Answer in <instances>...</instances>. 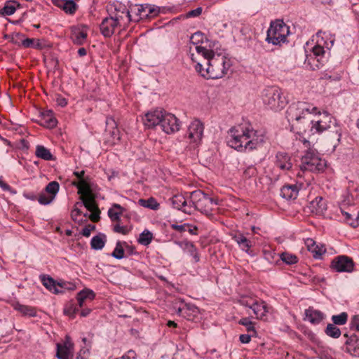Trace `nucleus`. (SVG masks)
<instances>
[{
    "instance_id": "f257e3e1",
    "label": "nucleus",
    "mask_w": 359,
    "mask_h": 359,
    "mask_svg": "<svg viewBox=\"0 0 359 359\" xmlns=\"http://www.w3.org/2000/svg\"><path fill=\"white\" fill-rule=\"evenodd\" d=\"M286 118L291 131L300 136L309 137L334 128L337 140L341 137V128L336 119L327 111H320L311 103L297 102L291 104L286 111Z\"/></svg>"
},
{
    "instance_id": "f03ea898",
    "label": "nucleus",
    "mask_w": 359,
    "mask_h": 359,
    "mask_svg": "<svg viewBox=\"0 0 359 359\" xmlns=\"http://www.w3.org/2000/svg\"><path fill=\"white\" fill-rule=\"evenodd\" d=\"M264 141L265 136L262 133L245 124L234 126L228 131V145L238 151L257 149Z\"/></svg>"
},
{
    "instance_id": "7ed1b4c3",
    "label": "nucleus",
    "mask_w": 359,
    "mask_h": 359,
    "mask_svg": "<svg viewBox=\"0 0 359 359\" xmlns=\"http://www.w3.org/2000/svg\"><path fill=\"white\" fill-rule=\"evenodd\" d=\"M230 66V60L225 55L215 54L199 74L208 79H217L223 77Z\"/></svg>"
},
{
    "instance_id": "20e7f679",
    "label": "nucleus",
    "mask_w": 359,
    "mask_h": 359,
    "mask_svg": "<svg viewBox=\"0 0 359 359\" xmlns=\"http://www.w3.org/2000/svg\"><path fill=\"white\" fill-rule=\"evenodd\" d=\"M261 97L264 104L273 111H281L288 103L283 90L276 86H267L264 88Z\"/></svg>"
},
{
    "instance_id": "39448f33",
    "label": "nucleus",
    "mask_w": 359,
    "mask_h": 359,
    "mask_svg": "<svg viewBox=\"0 0 359 359\" xmlns=\"http://www.w3.org/2000/svg\"><path fill=\"white\" fill-rule=\"evenodd\" d=\"M159 13V8L151 4H136L132 6L130 11L122 12L128 21L138 22L149 18H154Z\"/></svg>"
},
{
    "instance_id": "423d86ee",
    "label": "nucleus",
    "mask_w": 359,
    "mask_h": 359,
    "mask_svg": "<svg viewBox=\"0 0 359 359\" xmlns=\"http://www.w3.org/2000/svg\"><path fill=\"white\" fill-rule=\"evenodd\" d=\"M189 198L193 210H198L208 216L212 215L213 208L218 204L217 199L209 197L201 190L192 191Z\"/></svg>"
},
{
    "instance_id": "0eeeda50",
    "label": "nucleus",
    "mask_w": 359,
    "mask_h": 359,
    "mask_svg": "<svg viewBox=\"0 0 359 359\" xmlns=\"http://www.w3.org/2000/svg\"><path fill=\"white\" fill-rule=\"evenodd\" d=\"M215 55L212 50L209 49L201 42L200 45L189 46V55L193 62L196 63L195 69L199 73L207 65L208 60Z\"/></svg>"
},
{
    "instance_id": "6e6552de",
    "label": "nucleus",
    "mask_w": 359,
    "mask_h": 359,
    "mask_svg": "<svg viewBox=\"0 0 359 359\" xmlns=\"http://www.w3.org/2000/svg\"><path fill=\"white\" fill-rule=\"evenodd\" d=\"M289 33V27L283 20H277L271 22L266 40L269 43L280 45L286 41Z\"/></svg>"
},
{
    "instance_id": "1a4fd4ad",
    "label": "nucleus",
    "mask_w": 359,
    "mask_h": 359,
    "mask_svg": "<svg viewBox=\"0 0 359 359\" xmlns=\"http://www.w3.org/2000/svg\"><path fill=\"white\" fill-rule=\"evenodd\" d=\"M327 163L314 151L309 150L302 157L300 169L302 171L321 172L325 170Z\"/></svg>"
},
{
    "instance_id": "9d476101",
    "label": "nucleus",
    "mask_w": 359,
    "mask_h": 359,
    "mask_svg": "<svg viewBox=\"0 0 359 359\" xmlns=\"http://www.w3.org/2000/svg\"><path fill=\"white\" fill-rule=\"evenodd\" d=\"M354 262L353 259L346 255L335 257L330 264L332 269L337 272L351 273L354 270Z\"/></svg>"
},
{
    "instance_id": "9b49d317",
    "label": "nucleus",
    "mask_w": 359,
    "mask_h": 359,
    "mask_svg": "<svg viewBox=\"0 0 359 359\" xmlns=\"http://www.w3.org/2000/svg\"><path fill=\"white\" fill-rule=\"evenodd\" d=\"M124 16L117 14L115 17L104 18L100 26V32L102 35L105 37L112 36L116 28L121 25V21L124 20Z\"/></svg>"
},
{
    "instance_id": "f8f14e48",
    "label": "nucleus",
    "mask_w": 359,
    "mask_h": 359,
    "mask_svg": "<svg viewBox=\"0 0 359 359\" xmlns=\"http://www.w3.org/2000/svg\"><path fill=\"white\" fill-rule=\"evenodd\" d=\"M313 41H316V45L312 50L317 55L325 53V48L330 49L333 45V40L330 39L328 41V35L320 31L313 36Z\"/></svg>"
},
{
    "instance_id": "ddd939ff",
    "label": "nucleus",
    "mask_w": 359,
    "mask_h": 359,
    "mask_svg": "<svg viewBox=\"0 0 359 359\" xmlns=\"http://www.w3.org/2000/svg\"><path fill=\"white\" fill-rule=\"evenodd\" d=\"M161 127L165 133H173L180 130V122L174 114L165 111Z\"/></svg>"
},
{
    "instance_id": "4468645a",
    "label": "nucleus",
    "mask_w": 359,
    "mask_h": 359,
    "mask_svg": "<svg viewBox=\"0 0 359 359\" xmlns=\"http://www.w3.org/2000/svg\"><path fill=\"white\" fill-rule=\"evenodd\" d=\"M203 124L199 120H194L188 128L187 135L191 142L199 143L203 137Z\"/></svg>"
},
{
    "instance_id": "2eb2a0df",
    "label": "nucleus",
    "mask_w": 359,
    "mask_h": 359,
    "mask_svg": "<svg viewBox=\"0 0 359 359\" xmlns=\"http://www.w3.org/2000/svg\"><path fill=\"white\" fill-rule=\"evenodd\" d=\"M165 113V111L163 109H155L147 112L143 118L144 124L148 128L161 126Z\"/></svg>"
},
{
    "instance_id": "dca6fc26",
    "label": "nucleus",
    "mask_w": 359,
    "mask_h": 359,
    "mask_svg": "<svg viewBox=\"0 0 359 359\" xmlns=\"http://www.w3.org/2000/svg\"><path fill=\"white\" fill-rule=\"evenodd\" d=\"M87 36L88 28L84 25L72 27L71 29V39L75 44H83L86 40Z\"/></svg>"
},
{
    "instance_id": "f3484780",
    "label": "nucleus",
    "mask_w": 359,
    "mask_h": 359,
    "mask_svg": "<svg viewBox=\"0 0 359 359\" xmlns=\"http://www.w3.org/2000/svg\"><path fill=\"white\" fill-rule=\"evenodd\" d=\"M73 344L67 339L62 344H57L56 355L59 359H73Z\"/></svg>"
},
{
    "instance_id": "a211bd4d",
    "label": "nucleus",
    "mask_w": 359,
    "mask_h": 359,
    "mask_svg": "<svg viewBox=\"0 0 359 359\" xmlns=\"http://www.w3.org/2000/svg\"><path fill=\"white\" fill-rule=\"evenodd\" d=\"M173 206L182 210L185 213L191 214L193 211V206L191 203V199L187 201L186 198L182 195H175L172 199Z\"/></svg>"
},
{
    "instance_id": "6ab92c4d",
    "label": "nucleus",
    "mask_w": 359,
    "mask_h": 359,
    "mask_svg": "<svg viewBox=\"0 0 359 359\" xmlns=\"http://www.w3.org/2000/svg\"><path fill=\"white\" fill-rule=\"evenodd\" d=\"M313 54L307 56L306 64L309 65L312 70L320 69L325 62V53L317 55L312 50Z\"/></svg>"
},
{
    "instance_id": "aec40b11",
    "label": "nucleus",
    "mask_w": 359,
    "mask_h": 359,
    "mask_svg": "<svg viewBox=\"0 0 359 359\" xmlns=\"http://www.w3.org/2000/svg\"><path fill=\"white\" fill-rule=\"evenodd\" d=\"M106 133H109L112 140V143L115 144L116 141L120 140L119 130L117 128V124L112 117H107L106 118Z\"/></svg>"
},
{
    "instance_id": "412c9836",
    "label": "nucleus",
    "mask_w": 359,
    "mask_h": 359,
    "mask_svg": "<svg viewBox=\"0 0 359 359\" xmlns=\"http://www.w3.org/2000/svg\"><path fill=\"white\" fill-rule=\"evenodd\" d=\"M252 310L257 318L266 320V314L269 312V308L264 302L256 300Z\"/></svg>"
},
{
    "instance_id": "4be33fe9",
    "label": "nucleus",
    "mask_w": 359,
    "mask_h": 359,
    "mask_svg": "<svg viewBox=\"0 0 359 359\" xmlns=\"http://www.w3.org/2000/svg\"><path fill=\"white\" fill-rule=\"evenodd\" d=\"M276 165L282 170H289L292 166L290 156L284 152H278L276 154Z\"/></svg>"
},
{
    "instance_id": "5701e85b",
    "label": "nucleus",
    "mask_w": 359,
    "mask_h": 359,
    "mask_svg": "<svg viewBox=\"0 0 359 359\" xmlns=\"http://www.w3.org/2000/svg\"><path fill=\"white\" fill-rule=\"evenodd\" d=\"M325 318L324 313L312 307L305 310V320L309 321L311 324H319Z\"/></svg>"
},
{
    "instance_id": "b1692460",
    "label": "nucleus",
    "mask_w": 359,
    "mask_h": 359,
    "mask_svg": "<svg viewBox=\"0 0 359 359\" xmlns=\"http://www.w3.org/2000/svg\"><path fill=\"white\" fill-rule=\"evenodd\" d=\"M95 297V292L90 289H84L80 291L76 297L78 305L79 308H82L86 305L87 302H91Z\"/></svg>"
},
{
    "instance_id": "393cba45",
    "label": "nucleus",
    "mask_w": 359,
    "mask_h": 359,
    "mask_svg": "<svg viewBox=\"0 0 359 359\" xmlns=\"http://www.w3.org/2000/svg\"><path fill=\"white\" fill-rule=\"evenodd\" d=\"M53 3L68 14L74 13L76 9V5L73 0H53Z\"/></svg>"
},
{
    "instance_id": "a878e982",
    "label": "nucleus",
    "mask_w": 359,
    "mask_h": 359,
    "mask_svg": "<svg viewBox=\"0 0 359 359\" xmlns=\"http://www.w3.org/2000/svg\"><path fill=\"white\" fill-rule=\"evenodd\" d=\"M299 188L296 184H287L280 189V195L287 200L295 199L298 195Z\"/></svg>"
},
{
    "instance_id": "bb28decb",
    "label": "nucleus",
    "mask_w": 359,
    "mask_h": 359,
    "mask_svg": "<svg viewBox=\"0 0 359 359\" xmlns=\"http://www.w3.org/2000/svg\"><path fill=\"white\" fill-rule=\"evenodd\" d=\"M233 239L237 243L240 248L247 253H250V250L252 246V242L247 238L243 233H238L234 235Z\"/></svg>"
},
{
    "instance_id": "cd10ccee",
    "label": "nucleus",
    "mask_w": 359,
    "mask_h": 359,
    "mask_svg": "<svg viewBox=\"0 0 359 359\" xmlns=\"http://www.w3.org/2000/svg\"><path fill=\"white\" fill-rule=\"evenodd\" d=\"M125 210L126 209L119 204L114 203L108 210V215L111 221L118 222Z\"/></svg>"
},
{
    "instance_id": "c85d7f7f",
    "label": "nucleus",
    "mask_w": 359,
    "mask_h": 359,
    "mask_svg": "<svg viewBox=\"0 0 359 359\" xmlns=\"http://www.w3.org/2000/svg\"><path fill=\"white\" fill-rule=\"evenodd\" d=\"M42 125L47 128H53L57 125V119L54 117L53 113L50 110H46L41 113Z\"/></svg>"
},
{
    "instance_id": "c756f323",
    "label": "nucleus",
    "mask_w": 359,
    "mask_h": 359,
    "mask_svg": "<svg viewBox=\"0 0 359 359\" xmlns=\"http://www.w3.org/2000/svg\"><path fill=\"white\" fill-rule=\"evenodd\" d=\"M41 281L43 283V285L50 292L58 294L61 293L62 290L58 289V287H62V286L60 284H56L55 281L50 277L48 276L46 277L43 276L41 278Z\"/></svg>"
},
{
    "instance_id": "7c9ffc66",
    "label": "nucleus",
    "mask_w": 359,
    "mask_h": 359,
    "mask_svg": "<svg viewBox=\"0 0 359 359\" xmlns=\"http://www.w3.org/2000/svg\"><path fill=\"white\" fill-rule=\"evenodd\" d=\"M72 184L78 188V193L81 196L93 194L90 186L86 179H81L78 182H74Z\"/></svg>"
},
{
    "instance_id": "2f4dec72",
    "label": "nucleus",
    "mask_w": 359,
    "mask_h": 359,
    "mask_svg": "<svg viewBox=\"0 0 359 359\" xmlns=\"http://www.w3.org/2000/svg\"><path fill=\"white\" fill-rule=\"evenodd\" d=\"M14 309L24 316L34 317L36 316V310L34 307L22 305L16 303L13 305Z\"/></svg>"
},
{
    "instance_id": "473e14b6",
    "label": "nucleus",
    "mask_w": 359,
    "mask_h": 359,
    "mask_svg": "<svg viewBox=\"0 0 359 359\" xmlns=\"http://www.w3.org/2000/svg\"><path fill=\"white\" fill-rule=\"evenodd\" d=\"M35 155L36 157L45 161L55 160V158L50 150L43 145H37L36 147Z\"/></svg>"
},
{
    "instance_id": "72a5a7b5",
    "label": "nucleus",
    "mask_w": 359,
    "mask_h": 359,
    "mask_svg": "<svg viewBox=\"0 0 359 359\" xmlns=\"http://www.w3.org/2000/svg\"><path fill=\"white\" fill-rule=\"evenodd\" d=\"M305 244L309 251L313 254L314 257H318L325 252V249L316 245V242L311 238H308L306 241Z\"/></svg>"
},
{
    "instance_id": "f704fd0d",
    "label": "nucleus",
    "mask_w": 359,
    "mask_h": 359,
    "mask_svg": "<svg viewBox=\"0 0 359 359\" xmlns=\"http://www.w3.org/2000/svg\"><path fill=\"white\" fill-rule=\"evenodd\" d=\"M20 6V4L16 1H7L5 6L0 10V13L3 15H13L18 7Z\"/></svg>"
},
{
    "instance_id": "c9c22d12",
    "label": "nucleus",
    "mask_w": 359,
    "mask_h": 359,
    "mask_svg": "<svg viewBox=\"0 0 359 359\" xmlns=\"http://www.w3.org/2000/svg\"><path fill=\"white\" fill-rule=\"evenodd\" d=\"M81 199L82 200V202L84 205V206L89 210V211H95L97 208H98L97 205L96 204L95 196L93 194L81 196Z\"/></svg>"
},
{
    "instance_id": "e433bc0d",
    "label": "nucleus",
    "mask_w": 359,
    "mask_h": 359,
    "mask_svg": "<svg viewBox=\"0 0 359 359\" xmlns=\"http://www.w3.org/2000/svg\"><path fill=\"white\" fill-rule=\"evenodd\" d=\"M325 334L334 339H337L341 336V330L334 324L329 323L325 330Z\"/></svg>"
},
{
    "instance_id": "4c0bfd02",
    "label": "nucleus",
    "mask_w": 359,
    "mask_h": 359,
    "mask_svg": "<svg viewBox=\"0 0 359 359\" xmlns=\"http://www.w3.org/2000/svg\"><path fill=\"white\" fill-rule=\"evenodd\" d=\"M22 45L24 48H34L36 49H41L43 48L40 40L36 39H25L22 41Z\"/></svg>"
},
{
    "instance_id": "58836bf2",
    "label": "nucleus",
    "mask_w": 359,
    "mask_h": 359,
    "mask_svg": "<svg viewBox=\"0 0 359 359\" xmlns=\"http://www.w3.org/2000/svg\"><path fill=\"white\" fill-rule=\"evenodd\" d=\"M139 203L145 208H150L154 210H156L159 208V203L154 198H149L147 200L140 199Z\"/></svg>"
},
{
    "instance_id": "ea45409f",
    "label": "nucleus",
    "mask_w": 359,
    "mask_h": 359,
    "mask_svg": "<svg viewBox=\"0 0 359 359\" xmlns=\"http://www.w3.org/2000/svg\"><path fill=\"white\" fill-rule=\"evenodd\" d=\"M104 236H95L91 239V248L95 250H101L104 246Z\"/></svg>"
},
{
    "instance_id": "a19ab883",
    "label": "nucleus",
    "mask_w": 359,
    "mask_h": 359,
    "mask_svg": "<svg viewBox=\"0 0 359 359\" xmlns=\"http://www.w3.org/2000/svg\"><path fill=\"white\" fill-rule=\"evenodd\" d=\"M348 320V314L346 312H342L339 315H334L332 316V324L335 325H345Z\"/></svg>"
},
{
    "instance_id": "79ce46f5",
    "label": "nucleus",
    "mask_w": 359,
    "mask_h": 359,
    "mask_svg": "<svg viewBox=\"0 0 359 359\" xmlns=\"http://www.w3.org/2000/svg\"><path fill=\"white\" fill-rule=\"evenodd\" d=\"M153 238L152 233L148 231L144 230L140 235L138 238V242L144 245H148L151 243Z\"/></svg>"
},
{
    "instance_id": "37998d69",
    "label": "nucleus",
    "mask_w": 359,
    "mask_h": 359,
    "mask_svg": "<svg viewBox=\"0 0 359 359\" xmlns=\"http://www.w3.org/2000/svg\"><path fill=\"white\" fill-rule=\"evenodd\" d=\"M79 305L77 306L73 302H69L65 306L64 309V313L69 316L70 318H74L75 314L79 311Z\"/></svg>"
},
{
    "instance_id": "c03bdc74",
    "label": "nucleus",
    "mask_w": 359,
    "mask_h": 359,
    "mask_svg": "<svg viewBox=\"0 0 359 359\" xmlns=\"http://www.w3.org/2000/svg\"><path fill=\"white\" fill-rule=\"evenodd\" d=\"M60 185L58 182L56 181H53L48 184L46 187L45 191L47 194H50V196H53V198H55L57 193L59 191Z\"/></svg>"
},
{
    "instance_id": "a18cd8bd",
    "label": "nucleus",
    "mask_w": 359,
    "mask_h": 359,
    "mask_svg": "<svg viewBox=\"0 0 359 359\" xmlns=\"http://www.w3.org/2000/svg\"><path fill=\"white\" fill-rule=\"evenodd\" d=\"M279 256L281 260L287 264H293L298 262L297 256L288 252H283Z\"/></svg>"
},
{
    "instance_id": "49530a36",
    "label": "nucleus",
    "mask_w": 359,
    "mask_h": 359,
    "mask_svg": "<svg viewBox=\"0 0 359 359\" xmlns=\"http://www.w3.org/2000/svg\"><path fill=\"white\" fill-rule=\"evenodd\" d=\"M113 230L115 233L127 235L130 231L131 228L128 226H122L121 225L120 222H118L114 226Z\"/></svg>"
},
{
    "instance_id": "de8ad7c7",
    "label": "nucleus",
    "mask_w": 359,
    "mask_h": 359,
    "mask_svg": "<svg viewBox=\"0 0 359 359\" xmlns=\"http://www.w3.org/2000/svg\"><path fill=\"white\" fill-rule=\"evenodd\" d=\"M238 323L240 325L245 326L248 332H252L255 334L256 333V330L254 327L253 323L251 320H250L248 318H241L238 321Z\"/></svg>"
},
{
    "instance_id": "09e8293b",
    "label": "nucleus",
    "mask_w": 359,
    "mask_h": 359,
    "mask_svg": "<svg viewBox=\"0 0 359 359\" xmlns=\"http://www.w3.org/2000/svg\"><path fill=\"white\" fill-rule=\"evenodd\" d=\"M196 308L194 306L189 305V304H182V306H180L177 308V313L180 316H182L184 317H187V311H191L193 312L195 311Z\"/></svg>"
},
{
    "instance_id": "8fccbe9b",
    "label": "nucleus",
    "mask_w": 359,
    "mask_h": 359,
    "mask_svg": "<svg viewBox=\"0 0 359 359\" xmlns=\"http://www.w3.org/2000/svg\"><path fill=\"white\" fill-rule=\"evenodd\" d=\"M54 200L53 196L46 193H42L39 196L38 201L41 205H48Z\"/></svg>"
},
{
    "instance_id": "3c124183",
    "label": "nucleus",
    "mask_w": 359,
    "mask_h": 359,
    "mask_svg": "<svg viewBox=\"0 0 359 359\" xmlns=\"http://www.w3.org/2000/svg\"><path fill=\"white\" fill-rule=\"evenodd\" d=\"M112 256L118 259H121L124 257V250L120 243H117L116 248L112 252Z\"/></svg>"
},
{
    "instance_id": "603ef678",
    "label": "nucleus",
    "mask_w": 359,
    "mask_h": 359,
    "mask_svg": "<svg viewBox=\"0 0 359 359\" xmlns=\"http://www.w3.org/2000/svg\"><path fill=\"white\" fill-rule=\"evenodd\" d=\"M256 300L257 299L253 297H245L241 298L240 304L243 306L248 307L252 309Z\"/></svg>"
},
{
    "instance_id": "864d4df0",
    "label": "nucleus",
    "mask_w": 359,
    "mask_h": 359,
    "mask_svg": "<svg viewBox=\"0 0 359 359\" xmlns=\"http://www.w3.org/2000/svg\"><path fill=\"white\" fill-rule=\"evenodd\" d=\"M203 35L201 32H196L191 36V45H200L203 41Z\"/></svg>"
},
{
    "instance_id": "5fc2aeb1",
    "label": "nucleus",
    "mask_w": 359,
    "mask_h": 359,
    "mask_svg": "<svg viewBox=\"0 0 359 359\" xmlns=\"http://www.w3.org/2000/svg\"><path fill=\"white\" fill-rule=\"evenodd\" d=\"M0 187L6 191H9L12 194H15L17 191L13 189L6 182H4L1 177H0Z\"/></svg>"
},
{
    "instance_id": "6e6d98bb",
    "label": "nucleus",
    "mask_w": 359,
    "mask_h": 359,
    "mask_svg": "<svg viewBox=\"0 0 359 359\" xmlns=\"http://www.w3.org/2000/svg\"><path fill=\"white\" fill-rule=\"evenodd\" d=\"M187 248H189V250L190 251L191 255L194 257L195 262L199 261V256L198 255L196 248L192 243H188L187 244Z\"/></svg>"
},
{
    "instance_id": "4d7b16f0",
    "label": "nucleus",
    "mask_w": 359,
    "mask_h": 359,
    "mask_svg": "<svg viewBox=\"0 0 359 359\" xmlns=\"http://www.w3.org/2000/svg\"><path fill=\"white\" fill-rule=\"evenodd\" d=\"M264 258L269 262H272L274 260L276 254L269 250H263Z\"/></svg>"
},
{
    "instance_id": "13d9d810",
    "label": "nucleus",
    "mask_w": 359,
    "mask_h": 359,
    "mask_svg": "<svg viewBox=\"0 0 359 359\" xmlns=\"http://www.w3.org/2000/svg\"><path fill=\"white\" fill-rule=\"evenodd\" d=\"M91 212V214L90 215V219L92 222H97L99 220H100V210L98 208H97L96 210H95V211H90Z\"/></svg>"
},
{
    "instance_id": "bf43d9fd",
    "label": "nucleus",
    "mask_w": 359,
    "mask_h": 359,
    "mask_svg": "<svg viewBox=\"0 0 359 359\" xmlns=\"http://www.w3.org/2000/svg\"><path fill=\"white\" fill-rule=\"evenodd\" d=\"M170 226L174 230H176V231H177L179 232H183V231H187V227H189V224H182V225H178V224H171Z\"/></svg>"
},
{
    "instance_id": "052dcab7",
    "label": "nucleus",
    "mask_w": 359,
    "mask_h": 359,
    "mask_svg": "<svg viewBox=\"0 0 359 359\" xmlns=\"http://www.w3.org/2000/svg\"><path fill=\"white\" fill-rule=\"evenodd\" d=\"M202 13V8L198 7L194 10H191L187 13V17L192 18L199 16Z\"/></svg>"
},
{
    "instance_id": "680f3d73",
    "label": "nucleus",
    "mask_w": 359,
    "mask_h": 359,
    "mask_svg": "<svg viewBox=\"0 0 359 359\" xmlns=\"http://www.w3.org/2000/svg\"><path fill=\"white\" fill-rule=\"evenodd\" d=\"M347 351L351 355L359 358V347H353L351 345L347 346Z\"/></svg>"
},
{
    "instance_id": "e2e57ef3",
    "label": "nucleus",
    "mask_w": 359,
    "mask_h": 359,
    "mask_svg": "<svg viewBox=\"0 0 359 359\" xmlns=\"http://www.w3.org/2000/svg\"><path fill=\"white\" fill-rule=\"evenodd\" d=\"M93 229H95V226H86L83 229L81 233L83 236L88 237Z\"/></svg>"
},
{
    "instance_id": "0e129e2a",
    "label": "nucleus",
    "mask_w": 359,
    "mask_h": 359,
    "mask_svg": "<svg viewBox=\"0 0 359 359\" xmlns=\"http://www.w3.org/2000/svg\"><path fill=\"white\" fill-rule=\"evenodd\" d=\"M81 211L77 208H74L71 213L72 218L74 221H79L78 217L79 216H81Z\"/></svg>"
},
{
    "instance_id": "69168bd1",
    "label": "nucleus",
    "mask_w": 359,
    "mask_h": 359,
    "mask_svg": "<svg viewBox=\"0 0 359 359\" xmlns=\"http://www.w3.org/2000/svg\"><path fill=\"white\" fill-rule=\"evenodd\" d=\"M351 327L359 331V316H354L351 320Z\"/></svg>"
},
{
    "instance_id": "338daca9",
    "label": "nucleus",
    "mask_w": 359,
    "mask_h": 359,
    "mask_svg": "<svg viewBox=\"0 0 359 359\" xmlns=\"http://www.w3.org/2000/svg\"><path fill=\"white\" fill-rule=\"evenodd\" d=\"M240 341L243 344H248L251 340V335L250 334H241L239 337Z\"/></svg>"
},
{
    "instance_id": "774afa93",
    "label": "nucleus",
    "mask_w": 359,
    "mask_h": 359,
    "mask_svg": "<svg viewBox=\"0 0 359 359\" xmlns=\"http://www.w3.org/2000/svg\"><path fill=\"white\" fill-rule=\"evenodd\" d=\"M323 202V198L320 197V198H316V200L312 202V203L314 204L316 203L318 205L319 203H321L320 205L319 206V209L320 211H322L323 209H325V204Z\"/></svg>"
}]
</instances>
